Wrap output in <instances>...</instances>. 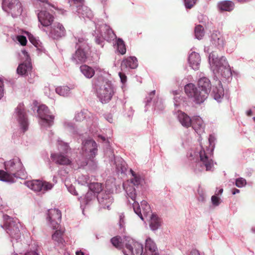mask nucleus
<instances>
[{
	"label": "nucleus",
	"instance_id": "obj_1",
	"mask_svg": "<svg viewBox=\"0 0 255 255\" xmlns=\"http://www.w3.org/2000/svg\"><path fill=\"white\" fill-rule=\"evenodd\" d=\"M7 172L0 170V180L13 182L14 178L18 177L17 173L22 169V164L19 158H14L4 163Z\"/></svg>",
	"mask_w": 255,
	"mask_h": 255
},
{
	"label": "nucleus",
	"instance_id": "obj_2",
	"mask_svg": "<svg viewBox=\"0 0 255 255\" xmlns=\"http://www.w3.org/2000/svg\"><path fill=\"white\" fill-rule=\"evenodd\" d=\"M209 61L211 66L218 73L223 76L231 75L229 65L224 56L219 57L216 51L211 53L209 56Z\"/></svg>",
	"mask_w": 255,
	"mask_h": 255
},
{
	"label": "nucleus",
	"instance_id": "obj_3",
	"mask_svg": "<svg viewBox=\"0 0 255 255\" xmlns=\"http://www.w3.org/2000/svg\"><path fill=\"white\" fill-rule=\"evenodd\" d=\"M4 223L2 228L11 238L17 240L20 236L21 224L17 219H13L7 215L4 216Z\"/></svg>",
	"mask_w": 255,
	"mask_h": 255
},
{
	"label": "nucleus",
	"instance_id": "obj_4",
	"mask_svg": "<svg viewBox=\"0 0 255 255\" xmlns=\"http://www.w3.org/2000/svg\"><path fill=\"white\" fill-rule=\"evenodd\" d=\"M184 91L187 96L196 104L202 103L206 99V94L201 92L194 84L189 83L184 87Z\"/></svg>",
	"mask_w": 255,
	"mask_h": 255
},
{
	"label": "nucleus",
	"instance_id": "obj_5",
	"mask_svg": "<svg viewBox=\"0 0 255 255\" xmlns=\"http://www.w3.org/2000/svg\"><path fill=\"white\" fill-rule=\"evenodd\" d=\"M3 9L13 17L20 15L22 11V4L19 0H3Z\"/></svg>",
	"mask_w": 255,
	"mask_h": 255
},
{
	"label": "nucleus",
	"instance_id": "obj_6",
	"mask_svg": "<svg viewBox=\"0 0 255 255\" xmlns=\"http://www.w3.org/2000/svg\"><path fill=\"white\" fill-rule=\"evenodd\" d=\"M25 185L34 191L41 192L42 193L50 190L53 187L52 184L38 180L28 181L25 182Z\"/></svg>",
	"mask_w": 255,
	"mask_h": 255
},
{
	"label": "nucleus",
	"instance_id": "obj_7",
	"mask_svg": "<svg viewBox=\"0 0 255 255\" xmlns=\"http://www.w3.org/2000/svg\"><path fill=\"white\" fill-rule=\"evenodd\" d=\"M143 250L142 244L133 240H130L125 244L123 253L125 255H141Z\"/></svg>",
	"mask_w": 255,
	"mask_h": 255
},
{
	"label": "nucleus",
	"instance_id": "obj_8",
	"mask_svg": "<svg viewBox=\"0 0 255 255\" xmlns=\"http://www.w3.org/2000/svg\"><path fill=\"white\" fill-rule=\"evenodd\" d=\"M97 93L101 102L106 103L111 100L113 95V91L111 86L106 83L97 90Z\"/></svg>",
	"mask_w": 255,
	"mask_h": 255
},
{
	"label": "nucleus",
	"instance_id": "obj_9",
	"mask_svg": "<svg viewBox=\"0 0 255 255\" xmlns=\"http://www.w3.org/2000/svg\"><path fill=\"white\" fill-rule=\"evenodd\" d=\"M37 113L41 120V124H45L48 126H50L52 125L54 117L48 114L49 110L47 106L44 105L39 106Z\"/></svg>",
	"mask_w": 255,
	"mask_h": 255
},
{
	"label": "nucleus",
	"instance_id": "obj_10",
	"mask_svg": "<svg viewBox=\"0 0 255 255\" xmlns=\"http://www.w3.org/2000/svg\"><path fill=\"white\" fill-rule=\"evenodd\" d=\"M47 219L51 227L57 229L61 220V213L56 209H51L48 211Z\"/></svg>",
	"mask_w": 255,
	"mask_h": 255
},
{
	"label": "nucleus",
	"instance_id": "obj_11",
	"mask_svg": "<svg viewBox=\"0 0 255 255\" xmlns=\"http://www.w3.org/2000/svg\"><path fill=\"white\" fill-rule=\"evenodd\" d=\"M66 35V30L63 24L60 22H55L51 26L49 35L53 39H59Z\"/></svg>",
	"mask_w": 255,
	"mask_h": 255
},
{
	"label": "nucleus",
	"instance_id": "obj_12",
	"mask_svg": "<svg viewBox=\"0 0 255 255\" xmlns=\"http://www.w3.org/2000/svg\"><path fill=\"white\" fill-rule=\"evenodd\" d=\"M38 19L41 24L45 27L51 25L54 21V16L46 10H41L38 13Z\"/></svg>",
	"mask_w": 255,
	"mask_h": 255
},
{
	"label": "nucleus",
	"instance_id": "obj_13",
	"mask_svg": "<svg viewBox=\"0 0 255 255\" xmlns=\"http://www.w3.org/2000/svg\"><path fill=\"white\" fill-rule=\"evenodd\" d=\"M137 60L135 57L130 56L124 59L121 62V70L124 72L127 71L128 68L135 69L137 67Z\"/></svg>",
	"mask_w": 255,
	"mask_h": 255
},
{
	"label": "nucleus",
	"instance_id": "obj_14",
	"mask_svg": "<svg viewBox=\"0 0 255 255\" xmlns=\"http://www.w3.org/2000/svg\"><path fill=\"white\" fill-rule=\"evenodd\" d=\"M51 158L55 163L62 165H69L71 163L69 158L61 153H52Z\"/></svg>",
	"mask_w": 255,
	"mask_h": 255
},
{
	"label": "nucleus",
	"instance_id": "obj_15",
	"mask_svg": "<svg viewBox=\"0 0 255 255\" xmlns=\"http://www.w3.org/2000/svg\"><path fill=\"white\" fill-rule=\"evenodd\" d=\"M16 111L19 123L23 130L26 131L28 128V124L24 109L22 106L19 105L17 107Z\"/></svg>",
	"mask_w": 255,
	"mask_h": 255
},
{
	"label": "nucleus",
	"instance_id": "obj_16",
	"mask_svg": "<svg viewBox=\"0 0 255 255\" xmlns=\"http://www.w3.org/2000/svg\"><path fill=\"white\" fill-rule=\"evenodd\" d=\"M211 42L216 46L223 47L225 40L223 34L218 30H215L211 35Z\"/></svg>",
	"mask_w": 255,
	"mask_h": 255
},
{
	"label": "nucleus",
	"instance_id": "obj_17",
	"mask_svg": "<svg viewBox=\"0 0 255 255\" xmlns=\"http://www.w3.org/2000/svg\"><path fill=\"white\" fill-rule=\"evenodd\" d=\"M98 199L100 204L104 208L110 209V206L113 203V198L109 194L102 193L99 195Z\"/></svg>",
	"mask_w": 255,
	"mask_h": 255
},
{
	"label": "nucleus",
	"instance_id": "obj_18",
	"mask_svg": "<svg viewBox=\"0 0 255 255\" xmlns=\"http://www.w3.org/2000/svg\"><path fill=\"white\" fill-rule=\"evenodd\" d=\"M82 149L85 151H89L91 155L93 157L96 154L97 151V146L96 142L91 138L87 139L83 142Z\"/></svg>",
	"mask_w": 255,
	"mask_h": 255
},
{
	"label": "nucleus",
	"instance_id": "obj_19",
	"mask_svg": "<svg viewBox=\"0 0 255 255\" xmlns=\"http://www.w3.org/2000/svg\"><path fill=\"white\" fill-rule=\"evenodd\" d=\"M197 87L201 91V92L205 93L206 98L207 99L211 89V84L210 80L206 77L200 78L198 80Z\"/></svg>",
	"mask_w": 255,
	"mask_h": 255
},
{
	"label": "nucleus",
	"instance_id": "obj_20",
	"mask_svg": "<svg viewBox=\"0 0 255 255\" xmlns=\"http://www.w3.org/2000/svg\"><path fill=\"white\" fill-rule=\"evenodd\" d=\"M191 126L198 134L201 135L204 132L205 125L202 119L200 117H193Z\"/></svg>",
	"mask_w": 255,
	"mask_h": 255
},
{
	"label": "nucleus",
	"instance_id": "obj_21",
	"mask_svg": "<svg viewBox=\"0 0 255 255\" xmlns=\"http://www.w3.org/2000/svg\"><path fill=\"white\" fill-rule=\"evenodd\" d=\"M199 156L201 161L206 167V170H211L213 166V161L212 159L209 158L207 153L204 149L200 150Z\"/></svg>",
	"mask_w": 255,
	"mask_h": 255
},
{
	"label": "nucleus",
	"instance_id": "obj_22",
	"mask_svg": "<svg viewBox=\"0 0 255 255\" xmlns=\"http://www.w3.org/2000/svg\"><path fill=\"white\" fill-rule=\"evenodd\" d=\"M87 59L85 51L81 48H78L73 56L72 60L76 64L85 63Z\"/></svg>",
	"mask_w": 255,
	"mask_h": 255
},
{
	"label": "nucleus",
	"instance_id": "obj_23",
	"mask_svg": "<svg viewBox=\"0 0 255 255\" xmlns=\"http://www.w3.org/2000/svg\"><path fill=\"white\" fill-rule=\"evenodd\" d=\"M200 57L198 53L192 52L188 58L190 66L194 70H198L200 67Z\"/></svg>",
	"mask_w": 255,
	"mask_h": 255
},
{
	"label": "nucleus",
	"instance_id": "obj_24",
	"mask_svg": "<svg viewBox=\"0 0 255 255\" xmlns=\"http://www.w3.org/2000/svg\"><path fill=\"white\" fill-rule=\"evenodd\" d=\"M218 7L220 11H230L234 9V3L230 0H223L218 3Z\"/></svg>",
	"mask_w": 255,
	"mask_h": 255
},
{
	"label": "nucleus",
	"instance_id": "obj_25",
	"mask_svg": "<svg viewBox=\"0 0 255 255\" xmlns=\"http://www.w3.org/2000/svg\"><path fill=\"white\" fill-rule=\"evenodd\" d=\"M145 248L150 251L152 255H159L155 244L150 238L146 240Z\"/></svg>",
	"mask_w": 255,
	"mask_h": 255
},
{
	"label": "nucleus",
	"instance_id": "obj_26",
	"mask_svg": "<svg viewBox=\"0 0 255 255\" xmlns=\"http://www.w3.org/2000/svg\"><path fill=\"white\" fill-rule=\"evenodd\" d=\"M80 69L82 73L87 78H91L95 75V70L91 67L87 65H82Z\"/></svg>",
	"mask_w": 255,
	"mask_h": 255
},
{
	"label": "nucleus",
	"instance_id": "obj_27",
	"mask_svg": "<svg viewBox=\"0 0 255 255\" xmlns=\"http://www.w3.org/2000/svg\"><path fill=\"white\" fill-rule=\"evenodd\" d=\"M178 119L181 125L186 127L189 128L191 126L192 119L184 113H181L178 115Z\"/></svg>",
	"mask_w": 255,
	"mask_h": 255
},
{
	"label": "nucleus",
	"instance_id": "obj_28",
	"mask_svg": "<svg viewBox=\"0 0 255 255\" xmlns=\"http://www.w3.org/2000/svg\"><path fill=\"white\" fill-rule=\"evenodd\" d=\"M213 93L214 94V99L218 101H220L224 95V91L222 86L219 84L218 86H216L213 88Z\"/></svg>",
	"mask_w": 255,
	"mask_h": 255
},
{
	"label": "nucleus",
	"instance_id": "obj_29",
	"mask_svg": "<svg viewBox=\"0 0 255 255\" xmlns=\"http://www.w3.org/2000/svg\"><path fill=\"white\" fill-rule=\"evenodd\" d=\"M123 186L128 197L130 198L132 201H134L136 194L135 189L133 186L127 185V183H124Z\"/></svg>",
	"mask_w": 255,
	"mask_h": 255
},
{
	"label": "nucleus",
	"instance_id": "obj_30",
	"mask_svg": "<svg viewBox=\"0 0 255 255\" xmlns=\"http://www.w3.org/2000/svg\"><path fill=\"white\" fill-rule=\"evenodd\" d=\"M104 30H105V35L104 38L106 40L111 41L117 38L116 34L109 26L105 25L104 26Z\"/></svg>",
	"mask_w": 255,
	"mask_h": 255
},
{
	"label": "nucleus",
	"instance_id": "obj_31",
	"mask_svg": "<svg viewBox=\"0 0 255 255\" xmlns=\"http://www.w3.org/2000/svg\"><path fill=\"white\" fill-rule=\"evenodd\" d=\"M160 226V221L158 217L154 214H152L150 217V227L152 230H157Z\"/></svg>",
	"mask_w": 255,
	"mask_h": 255
},
{
	"label": "nucleus",
	"instance_id": "obj_32",
	"mask_svg": "<svg viewBox=\"0 0 255 255\" xmlns=\"http://www.w3.org/2000/svg\"><path fill=\"white\" fill-rule=\"evenodd\" d=\"M63 232L60 230H57L52 235V240L56 242L58 245L63 244L64 242L63 238Z\"/></svg>",
	"mask_w": 255,
	"mask_h": 255
},
{
	"label": "nucleus",
	"instance_id": "obj_33",
	"mask_svg": "<svg viewBox=\"0 0 255 255\" xmlns=\"http://www.w3.org/2000/svg\"><path fill=\"white\" fill-rule=\"evenodd\" d=\"M31 69V66L28 63H22L19 65L17 68V72L21 75H24Z\"/></svg>",
	"mask_w": 255,
	"mask_h": 255
},
{
	"label": "nucleus",
	"instance_id": "obj_34",
	"mask_svg": "<svg viewBox=\"0 0 255 255\" xmlns=\"http://www.w3.org/2000/svg\"><path fill=\"white\" fill-rule=\"evenodd\" d=\"M195 36L198 39H201L205 35L204 29L201 25H197L194 29Z\"/></svg>",
	"mask_w": 255,
	"mask_h": 255
},
{
	"label": "nucleus",
	"instance_id": "obj_35",
	"mask_svg": "<svg viewBox=\"0 0 255 255\" xmlns=\"http://www.w3.org/2000/svg\"><path fill=\"white\" fill-rule=\"evenodd\" d=\"M118 50L121 54L124 55L126 53V45L122 38H118L117 40Z\"/></svg>",
	"mask_w": 255,
	"mask_h": 255
},
{
	"label": "nucleus",
	"instance_id": "obj_36",
	"mask_svg": "<svg viewBox=\"0 0 255 255\" xmlns=\"http://www.w3.org/2000/svg\"><path fill=\"white\" fill-rule=\"evenodd\" d=\"M55 91L60 96H67L70 92V88L67 86H60L56 88Z\"/></svg>",
	"mask_w": 255,
	"mask_h": 255
},
{
	"label": "nucleus",
	"instance_id": "obj_37",
	"mask_svg": "<svg viewBox=\"0 0 255 255\" xmlns=\"http://www.w3.org/2000/svg\"><path fill=\"white\" fill-rule=\"evenodd\" d=\"M111 242L113 245L118 249H122L123 244L122 242L121 237L120 236H116L111 239Z\"/></svg>",
	"mask_w": 255,
	"mask_h": 255
},
{
	"label": "nucleus",
	"instance_id": "obj_38",
	"mask_svg": "<svg viewBox=\"0 0 255 255\" xmlns=\"http://www.w3.org/2000/svg\"><path fill=\"white\" fill-rule=\"evenodd\" d=\"M75 39L77 41L76 42V44L79 46V48H81V47L84 46L87 43V39L83 34L75 36Z\"/></svg>",
	"mask_w": 255,
	"mask_h": 255
},
{
	"label": "nucleus",
	"instance_id": "obj_39",
	"mask_svg": "<svg viewBox=\"0 0 255 255\" xmlns=\"http://www.w3.org/2000/svg\"><path fill=\"white\" fill-rule=\"evenodd\" d=\"M141 206L144 216H147L151 212V209L149 205L145 201L141 202Z\"/></svg>",
	"mask_w": 255,
	"mask_h": 255
},
{
	"label": "nucleus",
	"instance_id": "obj_40",
	"mask_svg": "<svg viewBox=\"0 0 255 255\" xmlns=\"http://www.w3.org/2000/svg\"><path fill=\"white\" fill-rule=\"evenodd\" d=\"M90 189L95 193H100L102 189V185L99 183H92L89 185Z\"/></svg>",
	"mask_w": 255,
	"mask_h": 255
},
{
	"label": "nucleus",
	"instance_id": "obj_41",
	"mask_svg": "<svg viewBox=\"0 0 255 255\" xmlns=\"http://www.w3.org/2000/svg\"><path fill=\"white\" fill-rule=\"evenodd\" d=\"M132 204V207L134 212L140 218L141 220H143L142 215L141 212V209L138 202L135 200Z\"/></svg>",
	"mask_w": 255,
	"mask_h": 255
},
{
	"label": "nucleus",
	"instance_id": "obj_42",
	"mask_svg": "<svg viewBox=\"0 0 255 255\" xmlns=\"http://www.w3.org/2000/svg\"><path fill=\"white\" fill-rule=\"evenodd\" d=\"M130 172L133 176V178L130 179V183L133 185V186L139 185L140 183V178H139V176H137L136 175V174L133 170H130Z\"/></svg>",
	"mask_w": 255,
	"mask_h": 255
},
{
	"label": "nucleus",
	"instance_id": "obj_43",
	"mask_svg": "<svg viewBox=\"0 0 255 255\" xmlns=\"http://www.w3.org/2000/svg\"><path fill=\"white\" fill-rule=\"evenodd\" d=\"M246 184V180L243 178H239L236 180V185L239 188L243 187Z\"/></svg>",
	"mask_w": 255,
	"mask_h": 255
},
{
	"label": "nucleus",
	"instance_id": "obj_44",
	"mask_svg": "<svg viewBox=\"0 0 255 255\" xmlns=\"http://www.w3.org/2000/svg\"><path fill=\"white\" fill-rule=\"evenodd\" d=\"M197 0H184L185 6L188 8H191L196 3Z\"/></svg>",
	"mask_w": 255,
	"mask_h": 255
},
{
	"label": "nucleus",
	"instance_id": "obj_45",
	"mask_svg": "<svg viewBox=\"0 0 255 255\" xmlns=\"http://www.w3.org/2000/svg\"><path fill=\"white\" fill-rule=\"evenodd\" d=\"M17 40L22 46H25L27 43V39L25 36L23 35H18L17 36Z\"/></svg>",
	"mask_w": 255,
	"mask_h": 255
},
{
	"label": "nucleus",
	"instance_id": "obj_46",
	"mask_svg": "<svg viewBox=\"0 0 255 255\" xmlns=\"http://www.w3.org/2000/svg\"><path fill=\"white\" fill-rule=\"evenodd\" d=\"M212 203L215 206H218L220 204V199L216 195H213L211 197Z\"/></svg>",
	"mask_w": 255,
	"mask_h": 255
},
{
	"label": "nucleus",
	"instance_id": "obj_47",
	"mask_svg": "<svg viewBox=\"0 0 255 255\" xmlns=\"http://www.w3.org/2000/svg\"><path fill=\"white\" fill-rule=\"evenodd\" d=\"M84 0H69V2L73 3L76 6H82L84 3Z\"/></svg>",
	"mask_w": 255,
	"mask_h": 255
},
{
	"label": "nucleus",
	"instance_id": "obj_48",
	"mask_svg": "<svg viewBox=\"0 0 255 255\" xmlns=\"http://www.w3.org/2000/svg\"><path fill=\"white\" fill-rule=\"evenodd\" d=\"M4 84L2 80L0 79V99H1L4 95Z\"/></svg>",
	"mask_w": 255,
	"mask_h": 255
},
{
	"label": "nucleus",
	"instance_id": "obj_49",
	"mask_svg": "<svg viewBox=\"0 0 255 255\" xmlns=\"http://www.w3.org/2000/svg\"><path fill=\"white\" fill-rule=\"evenodd\" d=\"M124 71L120 72L119 73V76L120 77L121 82L123 83H125L127 81V76L126 74L124 73Z\"/></svg>",
	"mask_w": 255,
	"mask_h": 255
},
{
	"label": "nucleus",
	"instance_id": "obj_50",
	"mask_svg": "<svg viewBox=\"0 0 255 255\" xmlns=\"http://www.w3.org/2000/svg\"><path fill=\"white\" fill-rule=\"evenodd\" d=\"M29 41L31 42V43L34 45L35 46H37L38 44V42L37 40L33 36H29Z\"/></svg>",
	"mask_w": 255,
	"mask_h": 255
},
{
	"label": "nucleus",
	"instance_id": "obj_51",
	"mask_svg": "<svg viewBox=\"0 0 255 255\" xmlns=\"http://www.w3.org/2000/svg\"><path fill=\"white\" fill-rule=\"evenodd\" d=\"M189 255H200L198 251L196 250H193L191 251Z\"/></svg>",
	"mask_w": 255,
	"mask_h": 255
},
{
	"label": "nucleus",
	"instance_id": "obj_52",
	"mask_svg": "<svg viewBox=\"0 0 255 255\" xmlns=\"http://www.w3.org/2000/svg\"><path fill=\"white\" fill-rule=\"evenodd\" d=\"M155 90L152 91V92H151L149 93V99H150V100H152L153 97L155 95Z\"/></svg>",
	"mask_w": 255,
	"mask_h": 255
},
{
	"label": "nucleus",
	"instance_id": "obj_53",
	"mask_svg": "<svg viewBox=\"0 0 255 255\" xmlns=\"http://www.w3.org/2000/svg\"><path fill=\"white\" fill-rule=\"evenodd\" d=\"M240 192V190L238 189H234L232 191L233 194L235 195L237 193H239Z\"/></svg>",
	"mask_w": 255,
	"mask_h": 255
},
{
	"label": "nucleus",
	"instance_id": "obj_54",
	"mask_svg": "<svg viewBox=\"0 0 255 255\" xmlns=\"http://www.w3.org/2000/svg\"><path fill=\"white\" fill-rule=\"evenodd\" d=\"M247 115L249 117L252 116V110H250L247 111Z\"/></svg>",
	"mask_w": 255,
	"mask_h": 255
},
{
	"label": "nucleus",
	"instance_id": "obj_55",
	"mask_svg": "<svg viewBox=\"0 0 255 255\" xmlns=\"http://www.w3.org/2000/svg\"><path fill=\"white\" fill-rule=\"evenodd\" d=\"M76 255H84V253L81 251H78L76 253Z\"/></svg>",
	"mask_w": 255,
	"mask_h": 255
},
{
	"label": "nucleus",
	"instance_id": "obj_56",
	"mask_svg": "<svg viewBox=\"0 0 255 255\" xmlns=\"http://www.w3.org/2000/svg\"><path fill=\"white\" fill-rule=\"evenodd\" d=\"M99 137L101 138L103 141H105V139H106L105 137L103 136H102V135H99Z\"/></svg>",
	"mask_w": 255,
	"mask_h": 255
},
{
	"label": "nucleus",
	"instance_id": "obj_57",
	"mask_svg": "<svg viewBox=\"0 0 255 255\" xmlns=\"http://www.w3.org/2000/svg\"><path fill=\"white\" fill-rule=\"evenodd\" d=\"M223 189H221L219 190V193L221 194L223 192Z\"/></svg>",
	"mask_w": 255,
	"mask_h": 255
},
{
	"label": "nucleus",
	"instance_id": "obj_58",
	"mask_svg": "<svg viewBox=\"0 0 255 255\" xmlns=\"http://www.w3.org/2000/svg\"><path fill=\"white\" fill-rule=\"evenodd\" d=\"M22 52L24 54H27V52H26L25 51H23Z\"/></svg>",
	"mask_w": 255,
	"mask_h": 255
},
{
	"label": "nucleus",
	"instance_id": "obj_59",
	"mask_svg": "<svg viewBox=\"0 0 255 255\" xmlns=\"http://www.w3.org/2000/svg\"><path fill=\"white\" fill-rule=\"evenodd\" d=\"M82 115V113H79V114H78V116H79V115Z\"/></svg>",
	"mask_w": 255,
	"mask_h": 255
},
{
	"label": "nucleus",
	"instance_id": "obj_60",
	"mask_svg": "<svg viewBox=\"0 0 255 255\" xmlns=\"http://www.w3.org/2000/svg\"><path fill=\"white\" fill-rule=\"evenodd\" d=\"M253 119H254V121L255 122V117H254V118H253Z\"/></svg>",
	"mask_w": 255,
	"mask_h": 255
},
{
	"label": "nucleus",
	"instance_id": "obj_61",
	"mask_svg": "<svg viewBox=\"0 0 255 255\" xmlns=\"http://www.w3.org/2000/svg\"><path fill=\"white\" fill-rule=\"evenodd\" d=\"M97 42L98 43V44H100V42H98V40H97Z\"/></svg>",
	"mask_w": 255,
	"mask_h": 255
}]
</instances>
